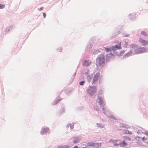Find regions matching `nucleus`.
Listing matches in <instances>:
<instances>
[{
  "mask_svg": "<svg viewBox=\"0 0 148 148\" xmlns=\"http://www.w3.org/2000/svg\"><path fill=\"white\" fill-rule=\"evenodd\" d=\"M143 140H147V138H146L145 137H144L142 138V139Z\"/></svg>",
  "mask_w": 148,
  "mask_h": 148,
  "instance_id": "aec40b11",
  "label": "nucleus"
},
{
  "mask_svg": "<svg viewBox=\"0 0 148 148\" xmlns=\"http://www.w3.org/2000/svg\"><path fill=\"white\" fill-rule=\"evenodd\" d=\"M124 127H126V126H125Z\"/></svg>",
  "mask_w": 148,
  "mask_h": 148,
  "instance_id": "473e14b6",
  "label": "nucleus"
},
{
  "mask_svg": "<svg viewBox=\"0 0 148 148\" xmlns=\"http://www.w3.org/2000/svg\"><path fill=\"white\" fill-rule=\"evenodd\" d=\"M99 75L100 74L99 73H97L94 75L92 81V83L94 84L98 80L99 77Z\"/></svg>",
  "mask_w": 148,
  "mask_h": 148,
  "instance_id": "39448f33",
  "label": "nucleus"
},
{
  "mask_svg": "<svg viewBox=\"0 0 148 148\" xmlns=\"http://www.w3.org/2000/svg\"><path fill=\"white\" fill-rule=\"evenodd\" d=\"M119 145L121 147H123L127 145V144L125 143V141H124L120 142L119 144Z\"/></svg>",
  "mask_w": 148,
  "mask_h": 148,
  "instance_id": "9d476101",
  "label": "nucleus"
},
{
  "mask_svg": "<svg viewBox=\"0 0 148 148\" xmlns=\"http://www.w3.org/2000/svg\"><path fill=\"white\" fill-rule=\"evenodd\" d=\"M83 65L84 66H88L89 65L88 62L87 61H85L83 64Z\"/></svg>",
  "mask_w": 148,
  "mask_h": 148,
  "instance_id": "ddd939ff",
  "label": "nucleus"
},
{
  "mask_svg": "<svg viewBox=\"0 0 148 148\" xmlns=\"http://www.w3.org/2000/svg\"><path fill=\"white\" fill-rule=\"evenodd\" d=\"M118 144H114V145H116V146H118Z\"/></svg>",
  "mask_w": 148,
  "mask_h": 148,
  "instance_id": "cd10ccee",
  "label": "nucleus"
},
{
  "mask_svg": "<svg viewBox=\"0 0 148 148\" xmlns=\"http://www.w3.org/2000/svg\"><path fill=\"white\" fill-rule=\"evenodd\" d=\"M146 51V49L144 47L139 48L137 50V53H140L145 52Z\"/></svg>",
  "mask_w": 148,
  "mask_h": 148,
  "instance_id": "6e6552de",
  "label": "nucleus"
},
{
  "mask_svg": "<svg viewBox=\"0 0 148 148\" xmlns=\"http://www.w3.org/2000/svg\"><path fill=\"white\" fill-rule=\"evenodd\" d=\"M117 140H111V141L113 143L116 142L117 141Z\"/></svg>",
  "mask_w": 148,
  "mask_h": 148,
  "instance_id": "412c9836",
  "label": "nucleus"
},
{
  "mask_svg": "<svg viewBox=\"0 0 148 148\" xmlns=\"http://www.w3.org/2000/svg\"><path fill=\"white\" fill-rule=\"evenodd\" d=\"M80 141V139L77 138H74V140H73V142L74 143H76L79 142Z\"/></svg>",
  "mask_w": 148,
  "mask_h": 148,
  "instance_id": "9b49d317",
  "label": "nucleus"
},
{
  "mask_svg": "<svg viewBox=\"0 0 148 148\" xmlns=\"http://www.w3.org/2000/svg\"><path fill=\"white\" fill-rule=\"evenodd\" d=\"M139 138V137H138L137 138Z\"/></svg>",
  "mask_w": 148,
  "mask_h": 148,
  "instance_id": "2f4dec72",
  "label": "nucleus"
},
{
  "mask_svg": "<svg viewBox=\"0 0 148 148\" xmlns=\"http://www.w3.org/2000/svg\"><path fill=\"white\" fill-rule=\"evenodd\" d=\"M146 135L148 136V132L146 133Z\"/></svg>",
  "mask_w": 148,
  "mask_h": 148,
  "instance_id": "7c9ffc66",
  "label": "nucleus"
},
{
  "mask_svg": "<svg viewBox=\"0 0 148 148\" xmlns=\"http://www.w3.org/2000/svg\"><path fill=\"white\" fill-rule=\"evenodd\" d=\"M97 100H98V102L99 103L100 106H102L103 104V101L102 98L100 96L97 97Z\"/></svg>",
  "mask_w": 148,
  "mask_h": 148,
  "instance_id": "1a4fd4ad",
  "label": "nucleus"
},
{
  "mask_svg": "<svg viewBox=\"0 0 148 148\" xmlns=\"http://www.w3.org/2000/svg\"><path fill=\"white\" fill-rule=\"evenodd\" d=\"M87 144L88 145L94 147H98L99 145V144L98 143H95L92 142H88Z\"/></svg>",
  "mask_w": 148,
  "mask_h": 148,
  "instance_id": "423d86ee",
  "label": "nucleus"
},
{
  "mask_svg": "<svg viewBox=\"0 0 148 148\" xmlns=\"http://www.w3.org/2000/svg\"><path fill=\"white\" fill-rule=\"evenodd\" d=\"M105 49L107 52L112 50L111 49V47L110 48H105Z\"/></svg>",
  "mask_w": 148,
  "mask_h": 148,
  "instance_id": "dca6fc26",
  "label": "nucleus"
},
{
  "mask_svg": "<svg viewBox=\"0 0 148 148\" xmlns=\"http://www.w3.org/2000/svg\"><path fill=\"white\" fill-rule=\"evenodd\" d=\"M73 148H78V147L77 146L74 147Z\"/></svg>",
  "mask_w": 148,
  "mask_h": 148,
  "instance_id": "b1692460",
  "label": "nucleus"
},
{
  "mask_svg": "<svg viewBox=\"0 0 148 148\" xmlns=\"http://www.w3.org/2000/svg\"><path fill=\"white\" fill-rule=\"evenodd\" d=\"M121 53H122L123 54L124 53V51H122L121 52Z\"/></svg>",
  "mask_w": 148,
  "mask_h": 148,
  "instance_id": "a878e982",
  "label": "nucleus"
},
{
  "mask_svg": "<svg viewBox=\"0 0 148 148\" xmlns=\"http://www.w3.org/2000/svg\"><path fill=\"white\" fill-rule=\"evenodd\" d=\"M126 140L130 141L131 140V138L128 137L124 136L123 137Z\"/></svg>",
  "mask_w": 148,
  "mask_h": 148,
  "instance_id": "2eb2a0df",
  "label": "nucleus"
},
{
  "mask_svg": "<svg viewBox=\"0 0 148 148\" xmlns=\"http://www.w3.org/2000/svg\"><path fill=\"white\" fill-rule=\"evenodd\" d=\"M73 126H71L70 127H71V129H73Z\"/></svg>",
  "mask_w": 148,
  "mask_h": 148,
  "instance_id": "393cba45",
  "label": "nucleus"
},
{
  "mask_svg": "<svg viewBox=\"0 0 148 148\" xmlns=\"http://www.w3.org/2000/svg\"><path fill=\"white\" fill-rule=\"evenodd\" d=\"M43 15L44 16V18H45L46 16V14L45 13H43Z\"/></svg>",
  "mask_w": 148,
  "mask_h": 148,
  "instance_id": "5701e85b",
  "label": "nucleus"
},
{
  "mask_svg": "<svg viewBox=\"0 0 148 148\" xmlns=\"http://www.w3.org/2000/svg\"><path fill=\"white\" fill-rule=\"evenodd\" d=\"M139 41L144 46H145L148 45V40L146 41L143 39L140 38Z\"/></svg>",
  "mask_w": 148,
  "mask_h": 148,
  "instance_id": "20e7f679",
  "label": "nucleus"
},
{
  "mask_svg": "<svg viewBox=\"0 0 148 148\" xmlns=\"http://www.w3.org/2000/svg\"><path fill=\"white\" fill-rule=\"evenodd\" d=\"M5 5H4L0 4V9H3L4 8Z\"/></svg>",
  "mask_w": 148,
  "mask_h": 148,
  "instance_id": "a211bd4d",
  "label": "nucleus"
},
{
  "mask_svg": "<svg viewBox=\"0 0 148 148\" xmlns=\"http://www.w3.org/2000/svg\"><path fill=\"white\" fill-rule=\"evenodd\" d=\"M49 131V128L47 127L43 128L41 130V134H45Z\"/></svg>",
  "mask_w": 148,
  "mask_h": 148,
  "instance_id": "0eeeda50",
  "label": "nucleus"
},
{
  "mask_svg": "<svg viewBox=\"0 0 148 148\" xmlns=\"http://www.w3.org/2000/svg\"><path fill=\"white\" fill-rule=\"evenodd\" d=\"M110 55H111V56H110L111 57L112 56H113V55L112 53H111Z\"/></svg>",
  "mask_w": 148,
  "mask_h": 148,
  "instance_id": "c85d7f7f",
  "label": "nucleus"
},
{
  "mask_svg": "<svg viewBox=\"0 0 148 148\" xmlns=\"http://www.w3.org/2000/svg\"><path fill=\"white\" fill-rule=\"evenodd\" d=\"M82 148H90L88 147H83Z\"/></svg>",
  "mask_w": 148,
  "mask_h": 148,
  "instance_id": "bb28decb",
  "label": "nucleus"
},
{
  "mask_svg": "<svg viewBox=\"0 0 148 148\" xmlns=\"http://www.w3.org/2000/svg\"><path fill=\"white\" fill-rule=\"evenodd\" d=\"M69 146L68 145L60 146L58 147V148H69Z\"/></svg>",
  "mask_w": 148,
  "mask_h": 148,
  "instance_id": "f8f14e48",
  "label": "nucleus"
},
{
  "mask_svg": "<svg viewBox=\"0 0 148 148\" xmlns=\"http://www.w3.org/2000/svg\"><path fill=\"white\" fill-rule=\"evenodd\" d=\"M141 34L143 36H146L147 34L144 31H142L141 33Z\"/></svg>",
  "mask_w": 148,
  "mask_h": 148,
  "instance_id": "f3484780",
  "label": "nucleus"
},
{
  "mask_svg": "<svg viewBox=\"0 0 148 148\" xmlns=\"http://www.w3.org/2000/svg\"><path fill=\"white\" fill-rule=\"evenodd\" d=\"M121 48V42L119 43L118 45H115L111 47V49L113 51H114L117 49H120Z\"/></svg>",
  "mask_w": 148,
  "mask_h": 148,
  "instance_id": "7ed1b4c3",
  "label": "nucleus"
},
{
  "mask_svg": "<svg viewBox=\"0 0 148 148\" xmlns=\"http://www.w3.org/2000/svg\"><path fill=\"white\" fill-rule=\"evenodd\" d=\"M84 81H81L79 82V84L80 85H83L84 84Z\"/></svg>",
  "mask_w": 148,
  "mask_h": 148,
  "instance_id": "6ab92c4d",
  "label": "nucleus"
},
{
  "mask_svg": "<svg viewBox=\"0 0 148 148\" xmlns=\"http://www.w3.org/2000/svg\"><path fill=\"white\" fill-rule=\"evenodd\" d=\"M123 132L125 134H132V133L131 132H129L128 130H125L123 131Z\"/></svg>",
  "mask_w": 148,
  "mask_h": 148,
  "instance_id": "4468645a",
  "label": "nucleus"
},
{
  "mask_svg": "<svg viewBox=\"0 0 148 148\" xmlns=\"http://www.w3.org/2000/svg\"><path fill=\"white\" fill-rule=\"evenodd\" d=\"M97 88L95 86H90L88 88L87 90L88 92L90 95H93L94 93L96 92Z\"/></svg>",
  "mask_w": 148,
  "mask_h": 148,
  "instance_id": "f03ea898",
  "label": "nucleus"
},
{
  "mask_svg": "<svg viewBox=\"0 0 148 148\" xmlns=\"http://www.w3.org/2000/svg\"><path fill=\"white\" fill-rule=\"evenodd\" d=\"M147 143L148 144V141L147 142Z\"/></svg>",
  "mask_w": 148,
  "mask_h": 148,
  "instance_id": "72a5a7b5",
  "label": "nucleus"
},
{
  "mask_svg": "<svg viewBox=\"0 0 148 148\" xmlns=\"http://www.w3.org/2000/svg\"><path fill=\"white\" fill-rule=\"evenodd\" d=\"M125 43L126 45H127V42H125Z\"/></svg>",
  "mask_w": 148,
  "mask_h": 148,
  "instance_id": "c756f323",
  "label": "nucleus"
},
{
  "mask_svg": "<svg viewBox=\"0 0 148 148\" xmlns=\"http://www.w3.org/2000/svg\"><path fill=\"white\" fill-rule=\"evenodd\" d=\"M105 58L103 55L99 56L96 60V64L97 66H103L104 64Z\"/></svg>",
  "mask_w": 148,
  "mask_h": 148,
  "instance_id": "f257e3e1",
  "label": "nucleus"
},
{
  "mask_svg": "<svg viewBox=\"0 0 148 148\" xmlns=\"http://www.w3.org/2000/svg\"><path fill=\"white\" fill-rule=\"evenodd\" d=\"M43 9V8L42 7H41L40 8V9H38V10H42Z\"/></svg>",
  "mask_w": 148,
  "mask_h": 148,
  "instance_id": "4be33fe9",
  "label": "nucleus"
}]
</instances>
